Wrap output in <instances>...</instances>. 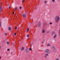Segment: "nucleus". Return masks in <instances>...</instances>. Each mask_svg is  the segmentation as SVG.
<instances>
[{
  "mask_svg": "<svg viewBox=\"0 0 60 60\" xmlns=\"http://www.w3.org/2000/svg\"><path fill=\"white\" fill-rule=\"evenodd\" d=\"M60 19V18L59 17V16H57L55 18V20L56 21V23H57L58 22L59 20V19Z\"/></svg>",
  "mask_w": 60,
  "mask_h": 60,
  "instance_id": "f257e3e1",
  "label": "nucleus"
},
{
  "mask_svg": "<svg viewBox=\"0 0 60 60\" xmlns=\"http://www.w3.org/2000/svg\"><path fill=\"white\" fill-rule=\"evenodd\" d=\"M49 50L48 49H46V50L45 51V52L46 53H49L48 51H49Z\"/></svg>",
  "mask_w": 60,
  "mask_h": 60,
  "instance_id": "f03ea898",
  "label": "nucleus"
},
{
  "mask_svg": "<svg viewBox=\"0 0 60 60\" xmlns=\"http://www.w3.org/2000/svg\"><path fill=\"white\" fill-rule=\"evenodd\" d=\"M25 49V48L24 47H22L20 49L21 51H23V50H24V49Z\"/></svg>",
  "mask_w": 60,
  "mask_h": 60,
  "instance_id": "7ed1b4c3",
  "label": "nucleus"
},
{
  "mask_svg": "<svg viewBox=\"0 0 60 60\" xmlns=\"http://www.w3.org/2000/svg\"><path fill=\"white\" fill-rule=\"evenodd\" d=\"M22 16L23 17H24V18H26V15L24 14H23L22 15Z\"/></svg>",
  "mask_w": 60,
  "mask_h": 60,
  "instance_id": "20e7f679",
  "label": "nucleus"
},
{
  "mask_svg": "<svg viewBox=\"0 0 60 60\" xmlns=\"http://www.w3.org/2000/svg\"><path fill=\"white\" fill-rule=\"evenodd\" d=\"M56 35H55L53 36V38L54 39H56Z\"/></svg>",
  "mask_w": 60,
  "mask_h": 60,
  "instance_id": "39448f33",
  "label": "nucleus"
},
{
  "mask_svg": "<svg viewBox=\"0 0 60 60\" xmlns=\"http://www.w3.org/2000/svg\"><path fill=\"white\" fill-rule=\"evenodd\" d=\"M48 54H46L45 55V58H47V56H48Z\"/></svg>",
  "mask_w": 60,
  "mask_h": 60,
  "instance_id": "423d86ee",
  "label": "nucleus"
},
{
  "mask_svg": "<svg viewBox=\"0 0 60 60\" xmlns=\"http://www.w3.org/2000/svg\"><path fill=\"white\" fill-rule=\"evenodd\" d=\"M42 32V33H45V30H43Z\"/></svg>",
  "mask_w": 60,
  "mask_h": 60,
  "instance_id": "0eeeda50",
  "label": "nucleus"
},
{
  "mask_svg": "<svg viewBox=\"0 0 60 60\" xmlns=\"http://www.w3.org/2000/svg\"><path fill=\"white\" fill-rule=\"evenodd\" d=\"M29 28H27L26 30L27 32H28L29 31Z\"/></svg>",
  "mask_w": 60,
  "mask_h": 60,
  "instance_id": "6e6552de",
  "label": "nucleus"
},
{
  "mask_svg": "<svg viewBox=\"0 0 60 60\" xmlns=\"http://www.w3.org/2000/svg\"><path fill=\"white\" fill-rule=\"evenodd\" d=\"M50 32V31L49 30H47V34H49V32Z\"/></svg>",
  "mask_w": 60,
  "mask_h": 60,
  "instance_id": "1a4fd4ad",
  "label": "nucleus"
},
{
  "mask_svg": "<svg viewBox=\"0 0 60 60\" xmlns=\"http://www.w3.org/2000/svg\"><path fill=\"white\" fill-rule=\"evenodd\" d=\"M0 10H2V8L1 7V6L0 5Z\"/></svg>",
  "mask_w": 60,
  "mask_h": 60,
  "instance_id": "9d476101",
  "label": "nucleus"
},
{
  "mask_svg": "<svg viewBox=\"0 0 60 60\" xmlns=\"http://www.w3.org/2000/svg\"><path fill=\"white\" fill-rule=\"evenodd\" d=\"M8 29L9 30H11V28L10 27H9L8 28Z\"/></svg>",
  "mask_w": 60,
  "mask_h": 60,
  "instance_id": "9b49d317",
  "label": "nucleus"
},
{
  "mask_svg": "<svg viewBox=\"0 0 60 60\" xmlns=\"http://www.w3.org/2000/svg\"><path fill=\"white\" fill-rule=\"evenodd\" d=\"M47 1H44V3L45 4H46V3H47Z\"/></svg>",
  "mask_w": 60,
  "mask_h": 60,
  "instance_id": "f8f14e48",
  "label": "nucleus"
},
{
  "mask_svg": "<svg viewBox=\"0 0 60 60\" xmlns=\"http://www.w3.org/2000/svg\"><path fill=\"white\" fill-rule=\"evenodd\" d=\"M7 44H8V45H9V44H10V43H9V42L8 41L7 42Z\"/></svg>",
  "mask_w": 60,
  "mask_h": 60,
  "instance_id": "ddd939ff",
  "label": "nucleus"
},
{
  "mask_svg": "<svg viewBox=\"0 0 60 60\" xmlns=\"http://www.w3.org/2000/svg\"><path fill=\"white\" fill-rule=\"evenodd\" d=\"M38 26L39 27H40V26H41V24H38Z\"/></svg>",
  "mask_w": 60,
  "mask_h": 60,
  "instance_id": "4468645a",
  "label": "nucleus"
},
{
  "mask_svg": "<svg viewBox=\"0 0 60 60\" xmlns=\"http://www.w3.org/2000/svg\"><path fill=\"white\" fill-rule=\"evenodd\" d=\"M27 37L29 38V35H27Z\"/></svg>",
  "mask_w": 60,
  "mask_h": 60,
  "instance_id": "2eb2a0df",
  "label": "nucleus"
},
{
  "mask_svg": "<svg viewBox=\"0 0 60 60\" xmlns=\"http://www.w3.org/2000/svg\"><path fill=\"white\" fill-rule=\"evenodd\" d=\"M22 8V7L21 6L20 7V8H19V9H21Z\"/></svg>",
  "mask_w": 60,
  "mask_h": 60,
  "instance_id": "dca6fc26",
  "label": "nucleus"
},
{
  "mask_svg": "<svg viewBox=\"0 0 60 60\" xmlns=\"http://www.w3.org/2000/svg\"><path fill=\"white\" fill-rule=\"evenodd\" d=\"M52 35H54V34H55V33H54V32H53L52 33Z\"/></svg>",
  "mask_w": 60,
  "mask_h": 60,
  "instance_id": "f3484780",
  "label": "nucleus"
},
{
  "mask_svg": "<svg viewBox=\"0 0 60 60\" xmlns=\"http://www.w3.org/2000/svg\"><path fill=\"white\" fill-rule=\"evenodd\" d=\"M52 24V23L51 22H50V23H49L50 25H51V24Z\"/></svg>",
  "mask_w": 60,
  "mask_h": 60,
  "instance_id": "a211bd4d",
  "label": "nucleus"
},
{
  "mask_svg": "<svg viewBox=\"0 0 60 60\" xmlns=\"http://www.w3.org/2000/svg\"><path fill=\"white\" fill-rule=\"evenodd\" d=\"M50 45L49 44H47V46H49Z\"/></svg>",
  "mask_w": 60,
  "mask_h": 60,
  "instance_id": "6ab92c4d",
  "label": "nucleus"
},
{
  "mask_svg": "<svg viewBox=\"0 0 60 60\" xmlns=\"http://www.w3.org/2000/svg\"><path fill=\"white\" fill-rule=\"evenodd\" d=\"M29 50H32V49H31V48H30Z\"/></svg>",
  "mask_w": 60,
  "mask_h": 60,
  "instance_id": "aec40b11",
  "label": "nucleus"
},
{
  "mask_svg": "<svg viewBox=\"0 0 60 60\" xmlns=\"http://www.w3.org/2000/svg\"><path fill=\"white\" fill-rule=\"evenodd\" d=\"M17 29H18V28H17V27H16L15 28V29H16V30H17Z\"/></svg>",
  "mask_w": 60,
  "mask_h": 60,
  "instance_id": "412c9836",
  "label": "nucleus"
},
{
  "mask_svg": "<svg viewBox=\"0 0 60 60\" xmlns=\"http://www.w3.org/2000/svg\"><path fill=\"white\" fill-rule=\"evenodd\" d=\"M53 49H55V47H53Z\"/></svg>",
  "mask_w": 60,
  "mask_h": 60,
  "instance_id": "4be33fe9",
  "label": "nucleus"
},
{
  "mask_svg": "<svg viewBox=\"0 0 60 60\" xmlns=\"http://www.w3.org/2000/svg\"><path fill=\"white\" fill-rule=\"evenodd\" d=\"M16 33H15L14 34V35H16Z\"/></svg>",
  "mask_w": 60,
  "mask_h": 60,
  "instance_id": "5701e85b",
  "label": "nucleus"
},
{
  "mask_svg": "<svg viewBox=\"0 0 60 60\" xmlns=\"http://www.w3.org/2000/svg\"><path fill=\"white\" fill-rule=\"evenodd\" d=\"M5 35H6V36H7V34L5 33Z\"/></svg>",
  "mask_w": 60,
  "mask_h": 60,
  "instance_id": "b1692460",
  "label": "nucleus"
},
{
  "mask_svg": "<svg viewBox=\"0 0 60 60\" xmlns=\"http://www.w3.org/2000/svg\"><path fill=\"white\" fill-rule=\"evenodd\" d=\"M7 50L8 51H9L10 50V49H8Z\"/></svg>",
  "mask_w": 60,
  "mask_h": 60,
  "instance_id": "393cba45",
  "label": "nucleus"
},
{
  "mask_svg": "<svg viewBox=\"0 0 60 60\" xmlns=\"http://www.w3.org/2000/svg\"><path fill=\"white\" fill-rule=\"evenodd\" d=\"M52 2H54L55 1V0H52Z\"/></svg>",
  "mask_w": 60,
  "mask_h": 60,
  "instance_id": "a878e982",
  "label": "nucleus"
},
{
  "mask_svg": "<svg viewBox=\"0 0 60 60\" xmlns=\"http://www.w3.org/2000/svg\"><path fill=\"white\" fill-rule=\"evenodd\" d=\"M17 8H15V10H17Z\"/></svg>",
  "mask_w": 60,
  "mask_h": 60,
  "instance_id": "bb28decb",
  "label": "nucleus"
},
{
  "mask_svg": "<svg viewBox=\"0 0 60 60\" xmlns=\"http://www.w3.org/2000/svg\"><path fill=\"white\" fill-rule=\"evenodd\" d=\"M59 60L58 59H56V60Z\"/></svg>",
  "mask_w": 60,
  "mask_h": 60,
  "instance_id": "cd10ccee",
  "label": "nucleus"
},
{
  "mask_svg": "<svg viewBox=\"0 0 60 60\" xmlns=\"http://www.w3.org/2000/svg\"><path fill=\"white\" fill-rule=\"evenodd\" d=\"M1 10V12H2V10Z\"/></svg>",
  "mask_w": 60,
  "mask_h": 60,
  "instance_id": "c85d7f7f",
  "label": "nucleus"
},
{
  "mask_svg": "<svg viewBox=\"0 0 60 60\" xmlns=\"http://www.w3.org/2000/svg\"><path fill=\"white\" fill-rule=\"evenodd\" d=\"M9 9H10V8H11V7H10L9 8Z\"/></svg>",
  "mask_w": 60,
  "mask_h": 60,
  "instance_id": "c756f323",
  "label": "nucleus"
},
{
  "mask_svg": "<svg viewBox=\"0 0 60 60\" xmlns=\"http://www.w3.org/2000/svg\"><path fill=\"white\" fill-rule=\"evenodd\" d=\"M1 26V23L0 22V27Z\"/></svg>",
  "mask_w": 60,
  "mask_h": 60,
  "instance_id": "7c9ffc66",
  "label": "nucleus"
},
{
  "mask_svg": "<svg viewBox=\"0 0 60 60\" xmlns=\"http://www.w3.org/2000/svg\"><path fill=\"white\" fill-rule=\"evenodd\" d=\"M24 0H23V1H22V2H24Z\"/></svg>",
  "mask_w": 60,
  "mask_h": 60,
  "instance_id": "2f4dec72",
  "label": "nucleus"
},
{
  "mask_svg": "<svg viewBox=\"0 0 60 60\" xmlns=\"http://www.w3.org/2000/svg\"><path fill=\"white\" fill-rule=\"evenodd\" d=\"M13 14H14V12H13Z\"/></svg>",
  "mask_w": 60,
  "mask_h": 60,
  "instance_id": "473e14b6",
  "label": "nucleus"
},
{
  "mask_svg": "<svg viewBox=\"0 0 60 60\" xmlns=\"http://www.w3.org/2000/svg\"><path fill=\"white\" fill-rule=\"evenodd\" d=\"M1 57H0V59H1Z\"/></svg>",
  "mask_w": 60,
  "mask_h": 60,
  "instance_id": "72a5a7b5",
  "label": "nucleus"
},
{
  "mask_svg": "<svg viewBox=\"0 0 60 60\" xmlns=\"http://www.w3.org/2000/svg\"><path fill=\"white\" fill-rule=\"evenodd\" d=\"M0 14H1V13H0Z\"/></svg>",
  "mask_w": 60,
  "mask_h": 60,
  "instance_id": "f704fd0d",
  "label": "nucleus"
}]
</instances>
